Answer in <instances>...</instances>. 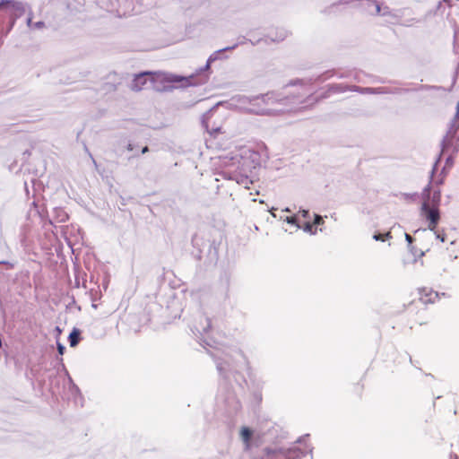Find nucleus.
<instances>
[{"label":"nucleus","mask_w":459,"mask_h":459,"mask_svg":"<svg viewBox=\"0 0 459 459\" xmlns=\"http://www.w3.org/2000/svg\"><path fill=\"white\" fill-rule=\"evenodd\" d=\"M33 23L34 22H32V14L30 13L29 17H28V19H27V25H28L29 28L32 29Z\"/></svg>","instance_id":"cd10ccee"},{"label":"nucleus","mask_w":459,"mask_h":459,"mask_svg":"<svg viewBox=\"0 0 459 459\" xmlns=\"http://www.w3.org/2000/svg\"><path fill=\"white\" fill-rule=\"evenodd\" d=\"M450 459H457V455L455 454H451Z\"/></svg>","instance_id":"473e14b6"},{"label":"nucleus","mask_w":459,"mask_h":459,"mask_svg":"<svg viewBox=\"0 0 459 459\" xmlns=\"http://www.w3.org/2000/svg\"><path fill=\"white\" fill-rule=\"evenodd\" d=\"M383 235H384V237H385V241L386 239H390V238H392L391 232H389V231H388V232H386L385 234H383Z\"/></svg>","instance_id":"c756f323"},{"label":"nucleus","mask_w":459,"mask_h":459,"mask_svg":"<svg viewBox=\"0 0 459 459\" xmlns=\"http://www.w3.org/2000/svg\"><path fill=\"white\" fill-rule=\"evenodd\" d=\"M285 221L290 223V224L296 225L298 228H300L299 224H298L297 216L287 217L285 219Z\"/></svg>","instance_id":"412c9836"},{"label":"nucleus","mask_w":459,"mask_h":459,"mask_svg":"<svg viewBox=\"0 0 459 459\" xmlns=\"http://www.w3.org/2000/svg\"><path fill=\"white\" fill-rule=\"evenodd\" d=\"M283 211H284V212H290V210L289 208H285Z\"/></svg>","instance_id":"c9c22d12"},{"label":"nucleus","mask_w":459,"mask_h":459,"mask_svg":"<svg viewBox=\"0 0 459 459\" xmlns=\"http://www.w3.org/2000/svg\"><path fill=\"white\" fill-rule=\"evenodd\" d=\"M303 230L311 235H316L317 232L316 229H314V224L309 221L306 222L303 226Z\"/></svg>","instance_id":"f3484780"},{"label":"nucleus","mask_w":459,"mask_h":459,"mask_svg":"<svg viewBox=\"0 0 459 459\" xmlns=\"http://www.w3.org/2000/svg\"><path fill=\"white\" fill-rule=\"evenodd\" d=\"M351 88H352V86H347L342 83L330 84L328 85L327 89L319 96V99H326L332 96L333 94L343 93L347 91H352ZM313 100L317 101L318 98H313Z\"/></svg>","instance_id":"9b49d317"},{"label":"nucleus","mask_w":459,"mask_h":459,"mask_svg":"<svg viewBox=\"0 0 459 459\" xmlns=\"http://www.w3.org/2000/svg\"><path fill=\"white\" fill-rule=\"evenodd\" d=\"M68 219L67 213L62 209L56 207L53 209L52 220L55 222L63 223Z\"/></svg>","instance_id":"2eb2a0df"},{"label":"nucleus","mask_w":459,"mask_h":459,"mask_svg":"<svg viewBox=\"0 0 459 459\" xmlns=\"http://www.w3.org/2000/svg\"><path fill=\"white\" fill-rule=\"evenodd\" d=\"M287 437V432L277 424H272L264 433V440L272 442V444L265 446L260 455L252 459H300L307 453H312V446L307 443L309 435L299 437L289 446L282 445L281 441Z\"/></svg>","instance_id":"f03ea898"},{"label":"nucleus","mask_w":459,"mask_h":459,"mask_svg":"<svg viewBox=\"0 0 459 459\" xmlns=\"http://www.w3.org/2000/svg\"><path fill=\"white\" fill-rule=\"evenodd\" d=\"M459 102L457 103V106H456V113L455 115V117L453 118V120L450 122V124H452L454 121H456V126L457 127V131L459 130Z\"/></svg>","instance_id":"4be33fe9"},{"label":"nucleus","mask_w":459,"mask_h":459,"mask_svg":"<svg viewBox=\"0 0 459 459\" xmlns=\"http://www.w3.org/2000/svg\"><path fill=\"white\" fill-rule=\"evenodd\" d=\"M65 350V347L63 344H61L60 342H57V351L60 355L64 354Z\"/></svg>","instance_id":"bb28decb"},{"label":"nucleus","mask_w":459,"mask_h":459,"mask_svg":"<svg viewBox=\"0 0 459 459\" xmlns=\"http://www.w3.org/2000/svg\"><path fill=\"white\" fill-rule=\"evenodd\" d=\"M69 342L71 347H74L78 344L80 340V332L77 329H74L69 334Z\"/></svg>","instance_id":"dca6fc26"},{"label":"nucleus","mask_w":459,"mask_h":459,"mask_svg":"<svg viewBox=\"0 0 459 459\" xmlns=\"http://www.w3.org/2000/svg\"><path fill=\"white\" fill-rule=\"evenodd\" d=\"M45 26V23L43 22H37L33 23L32 29L35 30H40Z\"/></svg>","instance_id":"393cba45"},{"label":"nucleus","mask_w":459,"mask_h":459,"mask_svg":"<svg viewBox=\"0 0 459 459\" xmlns=\"http://www.w3.org/2000/svg\"><path fill=\"white\" fill-rule=\"evenodd\" d=\"M313 224H314V226H318V225L324 224L323 217L319 214H315Z\"/></svg>","instance_id":"aec40b11"},{"label":"nucleus","mask_w":459,"mask_h":459,"mask_svg":"<svg viewBox=\"0 0 459 459\" xmlns=\"http://www.w3.org/2000/svg\"><path fill=\"white\" fill-rule=\"evenodd\" d=\"M325 75L326 76L325 78H323L324 75H320L318 77V80H321V81L326 80L327 78L332 77L333 75V74L332 72H327Z\"/></svg>","instance_id":"c85d7f7f"},{"label":"nucleus","mask_w":459,"mask_h":459,"mask_svg":"<svg viewBox=\"0 0 459 459\" xmlns=\"http://www.w3.org/2000/svg\"><path fill=\"white\" fill-rule=\"evenodd\" d=\"M439 298H440V294L432 290L424 289L420 292V300L425 304L435 303L437 300L439 299Z\"/></svg>","instance_id":"4468645a"},{"label":"nucleus","mask_w":459,"mask_h":459,"mask_svg":"<svg viewBox=\"0 0 459 459\" xmlns=\"http://www.w3.org/2000/svg\"><path fill=\"white\" fill-rule=\"evenodd\" d=\"M27 4L16 0H1L0 12L9 14L13 26L15 21L26 12Z\"/></svg>","instance_id":"423d86ee"},{"label":"nucleus","mask_w":459,"mask_h":459,"mask_svg":"<svg viewBox=\"0 0 459 459\" xmlns=\"http://www.w3.org/2000/svg\"><path fill=\"white\" fill-rule=\"evenodd\" d=\"M373 238L376 240V241H385V237L383 234H374L373 236Z\"/></svg>","instance_id":"a878e982"},{"label":"nucleus","mask_w":459,"mask_h":459,"mask_svg":"<svg viewBox=\"0 0 459 459\" xmlns=\"http://www.w3.org/2000/svg\"><path fill=\"white\" fill-rule=\"evenodd\" d=\"M456 121L449 124L447 132L442 141V153H449L446 158V165L451 167L453 164V156L459 151V135H457Z\"/></svg>","instance_id":"39448f33"},{"label":"nucleus","mask_w":459,"mask_h":459,"mask_svg":"<svg viewBox=\"0 0 459 459\" xmlns=\"http://www.w3.org/2000/svg\"><path fill=\"white\" fill-rule=\"evenodd\" d=\"M297 82H299L302 85L305 84V82L302 80H299V81H297Z\"/></svg>","instance_id":"72a5a7b5"},{"label":"nucleus","mask_w":459,"mask_h":459,"mask_svg":"<svg viewBox=\"0 0 459 459\" xmlns=\"http://www.w3.org/2000/svg\"><path fill=\"white\" fill-rule=\"evenodd\" d=\"M126 148H127L128 151H132L133 150V144L132 143H128Z\"/></svg>","instance_id":"2f4dec72"},{"label":"nucleus","mask_w":459,"mask_h":459,"mask_svg":"<svg viewBox=\"0 0 459 459\" xmlns=\"http://www.w3.org/2000/svg\"><path fill=\"white\" fill-rule=\"evenodd\" d=\"M148 151H149V148H148L147 146H145V147H143V148L142 149V152H142L143 154H144V153L148 152Z\"/></svg>","instance_id":"7c9ffc66"},{"label":"nucleus","mask_w":459,"mask_h":459,"mask_svg":"<svg viewBox=\"0 0 459 459\" xmlns=\"http://www.w3.org/2000/svg\"><path fill=\"white\" fill-rule=\"evenodd\" d=\"M222 163L225 167H228L230 169V171H237L239 170L240 172L246 171L244 169L245 161L243 160L242 157L234 156V157H224L222 160Z\"/></svg>","instance_id":"f8f14e48"},{"label":"nucleus","mask_w":459,"mask_h":459,"mask_svg":"<svg viewBox=\"0 0 459 459\" xmlns=\"http://www.w3.org/2000/svg\"><path fill=\"white\" fill-rule=\"evenodd\" d=\"M300 98L301 96L296 95L290 98L283 92L271 91L259 96L241 97L239 103L249 113L261 116H274L295 110L290 104L301 103Z\"/></svg>","instance_id":"20e7f679"},{"label":"nucleus","mask_w":459,"mask_h":459,"mask_svg":"<svg viewBox=\"0 0 459 459\" xmlns=\"http://www.w3.org/2000/svg\"><path fill=\"white\" fill-rule=\"evenodd\" d=\"M440 198H441L440 191H435L433 193V198H432L433 206H436V207L438 206Z\"/></svg>","instance_id":"6ab92c4d"},{"label":"nucleus","mask_w":459,"mask_h":459,"mask_svg":"<svg viewBox=\"0 0 459 459\" xmlns=\"http://www.w3.org/2000/svg\"><path fill=\"white\" fill-rule=\"evenodd\" d=\"M424 255H425V253H424V252H420V256H423Z\"/></svg>","instance_id":"e433bc0d"},{"label":"nucleus","mask_w":459,"mask_h":459,"mask_svg":"<svg viewBox=\"0 0 459 459\" xmlns=\"http://www.w3.org/2000/svg\"><path fill=\"white\" fill-rule=\"evenodd\" d=\"M432 231L434 232L437 239L440 240L441 242H445L446 235L444 232V230H438L436 228L435 230H432Z\"/></svg>","instance_id":"a211bd4d"},{"label":"nucleus","mask_w":459,"mask_h":459,"mask_svg":"<svg viewBox=\"0 0 459 459\" xmlns=\"http://www.w3.org/2000/svg\"><path fill=\"white\" fill-rule=\"evenodd\" d=\"M237 44L227 47L213 52L208 58L206 65L200 68L196 74L190 76H179L173 74L163 73V72H144L141 73L134 78L131 82V89L134 91L143 90L148 83L156 91H162L166 86H159L158 82H184V86L196 85L204 83L207 81L208 76L204 73L210 69L211 64L220 57V54L226 51L231 50L237 48Z\"/></svg>","instance_id":"7ed1b4c3"},{"label":"nucleus","mask_w":459,"mask_h":459,"mask_svg":"<svg viewBox=\"0 0 459 459\" xmlns=\"http://www.w3.org/2000/svg\"><path fill=\"white\" fill-rule=\"evenodd\" d=\"M352 91H357L361 94H401L403 92L408 91L407 89H402V88H388V87H377V88H361L359 86L353 85L352 88H351Z\"/></svg>","instance_id":"1a4fd4ad"},{"label":"nucleus","mask_w":459,"mask_h":459,"mask_svg":"<svg viewBox=\"0 0 459 459\" xmlns=\"http://www.w3.org/2000/svg\"><path fill=\"white\" fill-rule=\"evenodd\" d=\"M0 264H5V262H0Z\"/></svg>","instance_id":"4c0bfd02"},{"label":"nucleus","mask_w":459,"mask_h":459,"mask_svg":"<svg viewBox=\"0 0 459 459\" xmlns=\"http://www.w3.org/2000/svg\"><path fill=\"white\" fill-rule=\"evenodd\" d=\"M404 237H405L406 241L408 242V245H409V248H410V250L412 252V250H413V248H414V247L411 246V244H412V242H413V238H412L410 234H408V233H405Z\"/></svg>","instance_id":"5701e85b"},{"label":"nucleus","mask_w":459,"mask_h":459,"mask_svg":"<svg viewBox=\"0 0 459 459\" xmlns=\"http://www.w3.org/2000/svg\"><path fill=\"white\" fill-rule=\"evenodd\" d=\"M211 327L212 324L210 318L204 314H199L194 321L192 331L195 335L204 336V342L206 345L212 347L209 335Z\"/></svg>","instance_id":"0eeeda50"},{"label":"nucleus","mask_w":459,"mask_h":459,"mask_svg":"<svg viewBox=\"0 0 459 459\" xmlns=\"http://www.w3.org/2000/svg\"><path fill=\"white\" fill-rule=\"evenodd\" d=\"M214 115L215 111L213 109H210L204 114L202 117V125L211 135L215 136L217 134L221 133V125L212 122Z\"/></svg>","instance_id":"9d476101"},{"label":"nucleus","mask_w":459,"mask_h":459,"mask_svg":"<svg viewBox=\"0 0 459 459\" xmlns=\"http://www.w3.org/2000/svg\"><path fill=\"white\" fill-rule=\"evenodd\" d=\"M217 369L226 379L234 378L238 389L229 391L224 397L225 406L230 413L237 412L241 409L239 395L244 394V384L254 390L255 396L261 398V391L264 380L251 366L248 357L240 349L231 353H225L223 358L216 361Z\"/></svg>","instance_id":"f257e3e1"},{"label":"nucleus","mask_w":459,"mask_h":459,"mask_svg":"<svg viewBox=\"0 0 459 459\" xmlns=\"http://www.w3.org/2000/svg\"><path fill=\"white\" fill-rule=\"evenodd\" d=\"M421 214L428 221V230H435L440 220L438 208L436 206L430 207L429 203L425 201L421 205Z\"/></svg>","instance_id":"6e6552de"},{"label":"nucleus","mask_w":459,"mask_h":459,"mask_svg":"<svg viewBox=\"0 0 459 459\" xmlns=\"http://www.w3.org/2000/svg\"><path fill=\"white\" fill-rule=\"evenodd\" d=\"M437 165V163H435V164H434V168H433V169H432V173H434V171H435V169H436Z\"/></svg>","instance_id":"f704fd0d"},{"label":"nucleus","mask_w":459,"mask_h":459,"mask_svg":"<svg viewBox=\"0 0 459 459\" xmlns=\"http://www.w3.org/2000/svg\"><path fill=\"white\" fill-rule=\"evenodd\" d=\"M299 214H301V216L305 219L309 218V211L305 209H299Z\"/></svg>","instance_id":"b1692460"},{"label":"nucleus","mask_w":459,"mask_h":459,"mask_svg":"<svg viewBox=\"0 0 459 459\" xmlns=\"http://www.w3.org/2000/svg\"><path fill=\"white\" fill-rule=\"evenodd\" d=\"M254 436V432L248 427H242L240 429V438L244 443L245 449L248 450L252 446V438Z\"/></svg>","instance_id":"ddd939ff"}]
</instances>
